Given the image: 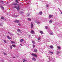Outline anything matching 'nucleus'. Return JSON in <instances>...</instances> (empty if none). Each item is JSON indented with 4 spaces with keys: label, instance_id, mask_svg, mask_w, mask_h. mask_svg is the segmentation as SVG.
Returning <instances> with one entry per match:
<instances>
[{
    "label": "nucleus",
    "instance_id": "nucleus-16",
    "mask_svg": "<svg viewBox=\"0 0 62 62\" xmlns=\"http://www.w3.org/2000/svg\"><path fill=\"white\" fill-rule=\"evenodd\" d=\"M49 47L50 48H51V49H53V48L54 47L52 45L51 46H49Z\"/></svg>",
    "mask_w": 62,
    "mask_h": 62
},
{
    "label": "nucleus",
    "instance_id": "nucleus-22",
    "mask_svg": "<svg viewBox=\"0 0 62 62\" xmlns=\"http://www.w3.org/2000/svg\"><path fill=\"white\" fill-rule=\"evenodd\" d=\"M52 22H53V21H52V20H50L49 21V23H52Z\"/></svg>",
    "mask_w": 62,
    "mask_h": 62
},
{
    "label": "nucleus",
    "instance_id": "nucleus-35",
    "mask_svg": "<svg viewBox=\"0 0 62 62\" xmlns=\"http://www.w3.org/2000/svg\"><path fill=\"white\" fill-rule=\"evenodd\" d=\"M10 49H12V46H10Z\"/></svg>",
    "mask_w": 62,
    "mask_h": 62
},
{
    "label": "nucleus",
    "instance_id": "nucleus-19",
    "mask_svg": "<svg viewBox=\"0 0 62 62\" xmlns=\"http://www.w3.org/2000/svg\"><path fill=\"white\" fill-rule=\"evenodd\" d=\"M8 33H9V34H10V35H12V36H13V34L10 33V32H8Z\"/></svg>",
    "mask_w": 62,
    "mask_h": 62
},
{
    "label": "nucleus",
    "instance_id": "nucleus-21",
    "mask_svg": "<svg viewBox=\"0 0 62 62\" xmlns=\"http://www.w3.org/2000/svg\"><path fill=\"white\" fill-rule=\"evenodd\" d=\"M3 41H4V42L5 43H7V41L5 40H3Z\"/></svg>",
    "mask_w": 62,
    "mask_h": 62
},
{
    "label": "nucleus",
    "instance_id": "nucleus-48",
    "mask_svg": "<svg viewBox=\"0 0 62 62\" xmlns=\"http://www.w3.org/2000/svg\"><path fill=\"white\" fill-rule=\"evenodd\" d=\"M13 58H15V57H13Z\"/></svg>",
    "mask_w": 62,
    "mask_h": 62
},
{
    "label": "nucleus",
    "instance_id": "nucleus-49",
    "mask_svg": "<svg viewBox=\"0 0 62 62\" xmlns=\"http://www.w3.org/2000/svg\"><path fill=\"white\" fill-rule=\"evenodd\" d=\"M49 59H52V58H51V59H50V58H49Z\"/></svg>",
    "mask_w": 62,
    "mask_h": 62
},
{
    "label": "nucleus",
    "instance_id": "nucleus-29",
    "mask_svg": "<svg viewBox=\"0 0 62 62\" xmlns=\"http://www.w3.org/2000/svg\"><path fill=\"white\" fill-rule=\"evenodd\" d=\"M12 46L13 47H14V48L16 47V46L15 45H12Z\"/></svg>",
    "mask_w": 62,
    "mask_h": 62
},
{
    "label": "nucleus",
    "instance_id": "nucleus-30",
    "mask_svg": "<svg viewBox=\"0 0 62 62\" xmlns=\"http://www.w3.org/2000/svg\"><path fill=\"white\" fill-rule=\"evenodd\" d=\"M32 47H33V48L35 47V45H33Z\"/></svg>",
    "mask_w": 62,
    "mask_h": 62
},
{
    "label": "nucleus",
    "instance_id": "nucleus-47",
    "mask_svg": "<svg viewBox=\"0 0 62 62\" xmlns=\"http://www.w3.org/2000/svg\"><path fill=\"white\" fill-rule=\"evenodd\" d=\"M2 4H3V5H5V4L3 3H2Z\"/></svg>",
    "mask_w": 62,
    "mask_h": 62
},
{
    "label": "nucleus",
    "instance_id": "nucleus-39",
    "mask_svg": "<svg viewBox=\"0 0 62 62\" xmlns=\"http://www.w3.org/2000/svg\"><path fill=\"white\" fill-rule=\"evenodd\" d=\"M20 45H21V46H23V45H22V44H20Z\"/></svg>",
    "mask_w": 62,
    "mask_h": 62
},
{
    "label": "nucleus",
    "instance_id": "nucleus-46",
    "mask_svg": "<svg viewBox=\"0 0 62 62\" xmlns=\"http://www.w3.org/2000/svg\"><path fill=\"white\" fill-rule=\"evenodd\" d=\"M36 4L37 6H38V3H36Z\"/></svg>",
    "mask_w": 62,
    "mask_h": 62
},
{
    "label": "nucleus",
    "instance_id": "nucleus-33",
    "mask_svg": "<svg viewBox=\"0 0 62 62\" xmlns=\"http://www.w3.org/2000/svg\"><path fill=\"white\" fill-rule=\"evenodd\" d=\"M16 3H18V0H16Z\"/></svg>",
    "mask_w": 62,
    "mask_h": 62
},
{
    "label": "nucleus",
    "instance_id": "nucleus-7",
    "mask_svg": "<svg viewBox=\"0 0 62 62\" xmlns=\"http://www.w3.org/2000/svg\"><path fill=\"white\" fill-rule=\"evenodd\" d=\"M53 16V15H49V18H51Z\"/></svg>",
    "mask_w": 62,
    "mask_h": 62
},
{
    "label": "nucleus",
    "instance_id": "nucleus-18",
    "mask_svg": "<svg viewBox=\"0 0 62 62\" xmlns=\"http://www.w3.org/2000/svg\"><path fill=\"white\" fill-rule=\"evenodd\" d=\"M39 14L40 15H42V12H40L39 13Z\"/></svg>",
    "mask_w": 62,
    "mask_h": 62
},
{
    "label": "nucleus",
    "instance_id": "nucleus-25",
    "mask_svg": "<svg viewBox=\"0 0 62 62\" xmlns=\"http://www.w3.org/2000/svg\"><path fill=\"white\" fill-rule=\"evenodd\" d=\"M28 21H31V19L30 18H28Z\"/></svg>",
    "mask_w": 62,
    "mask_h": 62
},
{
    "label": "nucleus",
    "instance_id": "nucleus-23",
    "mask_svg": "<svg viewBox=\"0 0 62 62\" xmlns=\"http://www.w3.org/2000/svg\"><path fill=\"white\" fill-rule=\"evenodd\" d=\"M7 37L8 39H10L11 38L9 37L8 36H7Z\"/></svg>",
    "mask_w": 62,
    "mask_h": 62
},
{
    "label": "nucleus",
    "instance_id": "nucleus-14",
    "mask_svg": "<svg viewBox=\"0 0 62 62\" xmlns=\"http://www.w3.org/2000/svg\"><path fill=\"white\" fill-rule=\"evenodd\" d=\"M23 39H22L20 40V41L21 42H22L23 41Z\"/></svg>",
    "mask_w": 62,
    "mask_h": 62
},
{
    "label": "nucleus",
    "instance_id": "nucleus-4",
    "mask_svg": "<svg viewBox=\"0 0 62 62\" xmlns=\"http://www.w3.org/2000/svg\"><path fill=\"white\" fill-rule=\"evenodd\" d=\"M31 28L32 29L33 27V23L31 22Z\"/></svg>",
    "mask_w": 62,
    "mask_h": 62
},
{
    "label": "nucleus",
    "instance_id": "nucleus-20",
    "mask_svg": "<svg viewBox=\"0 0 62 62\" xmlns=\"http://www.w3.org/2000/svg\"><path fill=\"white\" fill-rule=\"evenodd\" d=\"M40 33L41 34H43V31H40Z\"/></svg>",
    "mask_w": 62,
    "mask_h": 62
},
{
    "label": "nucleus",
    "instance_id": "nucleus-2",
    "mask_svg": "<svg viewBox=\"0 0 62 62\" xmlns=\"http://www.w3.org/2000/svg\"><path fill=\"white\" fill-rule=\"evenodd\" d=\"M14 8H16L17 10L19 11V10L20 9V8L19 7V6H18V7H17V6H15L14 7H13Z\"/></svg>",
    "mask_w": 62,
    "mask_h": 62
},
{
    "label": "nucleus",
    "instance_id": "nucleus-41",
    "mask_svg": "<svg viewBox=\"0 0 62 62\" xmlns=\"http://www.w3.org/2000/svg\"><path fill=\"white\" fill-rule=\"evenodd\" d=\"M49 40H48V39H47V40H46V41H47V42H49Z\"/></svg>",
    "mask_w": 62,
    "mask_h": 62
},
{
    "label": "nucleus",
    "instance_id": "nucleus-10",
    "mask_svg": "<svg viewBox=\"0 0 62 62\" xmlns=\"http://www.w3.org/2000/svg\"><path fill=\"white\" fill-rule=\"evenodd\" d=\"M11 43L12 44H14H14H15V42L14 41H11Z\"/></svg>",
    "mask_w": 62,
    "mask_h": 62
},
{
    "label": "nucleus",
    "instance_id": "nucleus-28",
    "mask_svg": "<svg viewBox=\"0 0 62 62\" xmlns=\"http://www.w3.org/2000/svg\"><path fill=\"white\" fill-rule=\"evenodd\" d=\"M41 39V38L39 37L38 38V40H40Z\"/></svg>",
    "mask_w": 62,
    "mask_h": 62
},
{
    "label": "nucleus",
    "instance_id": "nucleus-51",
    "mask_svg": "<svg viewBox=\"0 0 62 62\" xmlns=\"http://www.w3.org/2000/svg\"><path fill=\"white\" fill-rule=\"evenodd\" d=\"M54 60H55V59L54 58Z\"/></svg>",
    "mask_w": 62,
    "mask_h": 62
},
{
    "label": "nucleus",
    "instance_id": "nucleus-6",
    "mask_svg": "<svg viewBox=\"0 0 62 62\" xmlns=\"http://www.w3.org/2000/svg\"><path fill=\"white\" fill-rule=\"evenodd\" d=\"M14 22L15 23H19L20 21L18 20H15L14 21Z\"/></svg>",
    "mask_w": 62,
    "mask_h": 62
},
{
    "label": "nucleus",
    "instance_id": "nucleus-27",
    "mask_svg": "<svg viewBox=\"0 0 62 62\" xmlns=\"http://www.w3.org/2000/svg\"><path fill=\"white\" fill-rule=\"evenodd\" d=\"M13 6H14V5H17V3H14L13 4Z\"/></svg>",
    "mask_w": 62,
    "mask_h": 62
},
{
    "label": "nucleus",
    "instance_id": "nucleus-40",
    "mask_svg": "<svg viewBox=\"0 0 62 62\" xmlns=\"http://www.w3.org/2000/svg\"><path fill=\"white\" fill-rule=\"evenodd\" d=\"M18 25L20 26L21 25V24L20 23H19L18 24Z\"/></svg>",
    "mask_w": 62,
    "mask_h": 62
},
{
    "label": "nucleus",
    "instance_id": "nucleus-38",
    "mask_svg": "<svg viewBox=\"0 0 62 62\" xmlns=\"http://www.w3.org/2000/svg\"><path fill=\"white\" fill-rule=\"evenodd\" d=\"M57 54H60V53L58 51L57 52Z\"/></svg>",
    "mask_w": 62,
    "mask_h": 62
},
{
    "label": "nucleus",
    "instance_id": "nucleus-42",
    "mask_svg": "<svg viewBox=\"0 0 62 62\" xmlns=\"http://www.w3.org/2000/svg\"><path fill=\"white\" fill-rule=\"evenodd\" d=\"M1 2L2 3H4V1H1Z\"/></svg>",
    "mask_w": 62,
    "mask_h": 62
},
{
    "label": "nucleus",
    "instance_id": "nucleus-34",
    "mask_svg": "<svg viewBox=\"0 0 62 62\" xmlns=\"http://www.w3.org/2000/svg\"><path fill=\"white\" fill-rule=\"evenodd\" d=\"M45 28L46 29H48V27L47 26H46L45 27Z\"/></svg>",
    "mask_w": 62,
    "mask_h": 62
},
{
    "label": "nucleus",
    "instance_id": "nucleus-15",
    "mask_svg": "<svg viewBox=\"0 0 62 62\" xmlns=\"http://www.w3.org/2000/svg\"><path fill=\"white\" fill-rule=\"evenodd\" d=\"M57 48H58V50H60L61 49V48L59 46H57Z\"/></svg>",
    "mask_w": 62,
    "mask_h": 62
},
{
    "label": "nucleus",
    "instance_id": "nucleus-11",
    "mask_svg": "<svg viewBox=\"0 0 62 62\" xmlns=\"http://www.w3.org/2000/svg\"><path fill=\"white\" fill-rule=\"evenodd\" d=\"M38 50L37 49H34L33 51V52H35V53H37V52Z\"/></svg>",
    "mask_w": 62,
    "mask_h": 62
},
{
    "label": "nucleus",
    "instance_id": "nucleus-32",
    "mask_svg": "<svg viewBox=\"0 0 62 62\" xmlns=\"http://www.w3.org/2000/svg\"><path fill=\"white\" fill-rule=\"evenodd\" d=\"M50 54H54V53L53 52L51 51L50 52Z\"/></svg>",
    "mask_w": 62,
    "mask_h": 62
},
{
    "label": "nucleus",
    "instance_id": "nucleus-37",
    "mask_svg": "<svg viewBox=\"0 0 62 62\" xmlns=\"http://www.w3.org/2000/svg\"><path fill=\"white\" fill-rule=\"evenodd\" d=\"M0 7L1 8H2V5H1V4H0Z\"/></svg>",
    "mask_w": 62,
    "mask_h": 62
},
{
    "label": "nucleus",
    "instance_id": "nucleus-24",
    "mask_svg": "<svg viewBox=\"0 0 62 62\" xmlns=\"http://www.w3.org/2000/svg\"><path fill=\"white\" fill-rule=\"evenodd\" d=\"M32 43H33V44H35V41H32Z\"/></svg>",
    "mask_w": 62,
    "mask_h": 62
},
{
    "label": "nucleus",
    "instance_id": "nucleus-1",
    "mask_svg": "<svg viewBox=\"0 0 62 62\" xmlns=\"http://www.w3.org/2000/svg\"><path fill=\"white\" fill-rule=\"evenodd\" d=\"M48 32L51 35H54V33L52 32V31H51L50 30H48Z\"/></svg>",
    "mask_w": 62,
    "mask_h": 62
},
{
    "label": "nucleus",
    "instance_id": "nucleus-31",
    "mask_svg": "<svg viewBox=\"0 0 62 62\" xmlns=\"http://www.w3.org/2000/svg\"><path fill=\"white\" fill-rule=\"evenodd\" d=\"M1 19L2 20H4V18L3 17H1Z\"/></svg>",
    "mask_w": 62,
    "mask_h": 62
},
{
    "label": "nucleus",
    "instance_id": "nucleus-36",
    "mask_svg": "<svg viewBox=\"0 0 62 62\" xmlns=\"http://www.w3.org/2000/svg\"><path fill=\"white\" fill-rule=\"evenodd\" d=\"M27 16H29L30 15V14H29L28 13L27 14Z\"/></svg>",
    "mask_w": 62,
    "mask_h": 62
},
{
    "label": "nucleus",
    "instance_id": "nucleus-12",
    "mask_svg": "<svg viewBox=\"0 0 62 62\" xmlns=\"http://www.w3.org/2000/svg\"><path fill=\"white\" fill-rule=\"evenodd\" d=\"M31 34H34V31H31Z\"/></svg>",
    "mask_w": 62,
    "mask_h": 62
},
{
    "label": "nucleus",
    "instance_id": "nucleus-13",
    "mask_svg": "<svg viewBox=\"0 0 62 62\" xmlns=\"http://www.w3.org/2000/svg\"><path fill=\"white\" fill-rule=\"evenodd\" d=\"M17 31L18 32H20V33H22V32H21V30H20V29H18V30H17Z\"/></svg>",
    "mask_w": 62,
    "mask_h": 62
},
{
    "label": "nucleus",
    "instance_id": "nucleus-43",
    "mask_svg": "<svg viewBox=\"0 0 62 62\" xmlns=\"http://www.w3.org/2000/svg\"><path fill=\"white\" fill-rule=\"evenodd\" d=\"M2 8H3V9H4V7H2Z\"/></svg>",
    "mask_w": 62,
    "mask_h": 62
},
{
    "label": "nucleus",
    "instance_id": "nucleus-8",
    "mask_svg": "<svg viewBox=\"0 0 62 62\" xmlns=\"http://www.w3.org/2000/svg\"><path fill=\"white\" fill-rule=\"evenodd\" d=\"M36 23L37 24H40V22L39 21L36 22Z\"/></svg>",
    "mask_w": 62,
    "mask_h": 62
},
{
    "label": "nucleus",
    "instance_id": "nucleus-44",
    "mask_svg": "<svg viewBox=\"0 0 62 62\" xmlns=\"http://www.w3.org/2000/svg\"><path fill=\"white\" fill-rule=\"evenodd\" d=\"M4 54H5V55H6V53H4Z\"/></svg>",
    "mask_w": 62,
    "mask_h": 62
},
{
    "label": "nucleus",
    "instance_id": "nucleus-45",
    "mask_svg": "<svg viewBox=\"0 0 62 62\" xmlns=\"http://www.w3.org/2000/svg\"><path fill=\"white\" fill-rule=\"evenodd\" d=\"M60 11L61 12H61H62V11L61 10H60Z\"/></svg>",
    "mask_w": 62,
    "mask_h": 62
},
{
    "label": "nucleus",
    "instance_id": "nucleus-5",
    "mask_svg": "<svg viewBox=\"0 0 62 62\" xmlns=\"http://www.w3.org/2000/svg\"><path fill=\"white\" fill-rule=\"evenodd\" d=\"M57 36L58 37H60V38H62V34H59L57 35Z\"/></svg>",
    "mask_w": 62,
    "mask_h": 62
},
{
    "label": "nucleus",
    "instance_id": "nucleus-3",
    "mask_svg": "<svg viewBox=\"0 0 62 62\" xmlns=\"http://www.w3.org/2000/svg\"><path fill=\"white\" fill-rule=\"evenodd\" d=\"M31 55H32L33 56H34V57H35L36 58H37V57H38V56H37V55L35 54H31Z\"/></svg>",
    "mask_w": 62,
    "mask_h": 62
},
{
    "label": "nucleus",
    "instance_id": "nucleus-17",
    "mask_svg": "<svg viewBox=\"0 0 62 62\" xmlns=\"http://www.w3.org/2000/svg\"><path fill=\"white\" fill-rule=\"evenodd\" d=\"M49 6V4H47L46 5V8H48V7Z\"/></svg>",
    "mask_w": 62,
    "mask_h": 62
},
{
    "label": "nucleus",
    "instance_id": "nucleus-50",
    "mask_svg": "<svg viewBox=\"0 0 62 62\" xmlns=\"http://www.w3.org/2000/svg\"><path fill=\"white\" fill-rule=\"evenodd\" d=\"M43 2H44V3H45V1H44Z\"/></svg>",
    "mask_w": 62,
    "mask_h": 62
},
{
    "label": "nucleus",
    "instance_id": "nucleus-26",
    "mask_svg": "<svg viewBox=\"0 0 62 62\" xmlns=\"http://www.w3.org/2000/svg\"><path fill=\"white\" fill-rule=\"evenodd\" d=\"M23 60L24 61H23V62H26V61H27V60H25V59H24Z\"/></svg>",
    "mask_w": 62,
    "mask_h": 62
},
{
    "label": "nucleus",
    "instance_id": "nucleus-9",
    "mask_svg": "<svg viewBox=\"0 0 62 62\" xmlns=\"http://www.w3.org/2000/svg\"><path fill=\"white\" fill-rule=\"evenodd\" d=\"M32 60H33V61H36V59L34 58H32Z\"/></svg>",
    "mask_w": 62,
    "mask_h": 62
}]
</instances>
